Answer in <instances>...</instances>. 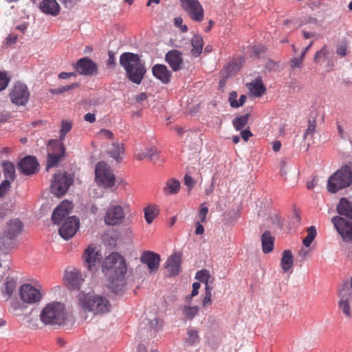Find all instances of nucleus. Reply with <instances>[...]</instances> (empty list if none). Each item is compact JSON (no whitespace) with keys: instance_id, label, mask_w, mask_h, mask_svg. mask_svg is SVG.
I'll list each match as a JSON object with an SVG mask.
<instances>
[{"instance_id":"f257e3e1","label":"nucleus","mask_w":352,"mask_h":352,"mask_svg":"<svg viewBox=\"0 0 352 352\" xmlns=\"http://www.w3.org/2000/svg\"><path fill=\"white\" fill-rule=\"evenodd\" d=\"M102 269L109 278V288L116 294L122 292L126 284L127 270L124 258L118 253H111L104 258Z\"/></svg>"},{"instance_id":"f03ea898","label":"nucleus","mask_w":352,"mask_h":352,"mask_svg":"<svg viewBox=\"0 0 352 352\" xmlns=\"http://www.w3.org/2000/svg\"><path fill=\"white\" fill-rule=\"evenodd\" d=\"M77 305L83 313H91L94 316L105 315L111 311L112 307L107 296L85 292L78 293Z\"/></svg>"},{"instance_id":"7ed1b4c3","label":"nucleus","mask_w":352,"mask_h":352,"mask_svg":"<svg viewBox=\"0 0 352 352\" xmlns=\"http://www.w3.org/2000/svg\"><path fill=\"white\" fill-rule=\"evenodd\" d=\"M336 210L340 215L349 219L336 216L331 219L332 223L344 241L352 242V202L347 198L342 197L340 199Z\"/></svg>"},{"instance_id":"20e7f679","label":"nucleus","mask_w":352,"mask_h":352,"mask_svg":"<svg viewBox=\"0 0 352 352\" xmlns=\"http://www.w3.org/2000/svg\"><path fill=\"white\" fill-rule=\"evenodd\" d=\"M120 64L124 69L126 76L130 81L137 85L141 83L146 69L138 54L131 52L122 54L120 56Z\"/></svg>"},{"instance_id":"39448f33","label":"nucleus","mask_w":352,"mask_h":352,"mask_svg":"<svg viewBox=\"0 0 352 352\" xmlns=\"http://www.w3.org/2000/svg\"><path fill=\"white\" fill-rule=\"evenodd\" d=\"M41 321L45 325L61 326L68 319L64 304L53 302L46 305L40 314Z\"/></svg>"},{"instance_id":"423d86ee","label":"nucleus","mask_w":352,"mask_h":352,"mask_svg":"<svg viewBox=\"0 0 352 352\" xmlns=\"http://www.w3.org/2000/svg\"><path fill=\"white\" fill-rule=\"evenodd\" d=\"M352 184V162L342 166L328 179L327 190L335 193Z\"/></svg>"},{"instance_id":"0eeeda50","label":"nucleus","mask_w":352,"mask_h":352,"mask_svg":"<svg viewBox=\"0 0 352 352\" xmlns=\"http://www.w3.org/2000/svg\"><path fill=\"white\" fill-rule=\"evenodd\" d=\"M96 181L97 183L110 188L115 185L116 177L111 168L104 162L96 164L95 169Z\"/></svg>"},{"instance_id":"6e6552de","label":"nucleus","mask_w":352,"mask_h":352,"mask_svg":"<svg viewBox=\"0 0 352 352\" xmlns=\"http://www.w3.org/2000/svg\"><path fill=\"white\" fill-rule=\"evenodd\" d=\"M73 183V179L65 172H58L54 174L51 183L52 192L57 197H62Z\"/></svg>"},{"instance_id":"1a4fd4ad","label":"nucleus","mask_w":352,"mask_h":352,"mask_svg":"<svg viewBox=\"0 0 352 352\" xmlns=\"http://www.w3.org/2000/svg\"><path fill=\"white\" fill-rule=\"evenodd\" d=\"M125 216V212L122 206L111 204L106 209L104 221L109 226H120L124 221Z\"/></svg>"},{"instance_id":"9d476101","label":"nucleus","mask_w":352,"mask_h":352,"mask_svg":"<svg viewBox=\"0 0 352 352\" xmlns=\"http://www.w3.org/2000/svg\"><path fill=\"white\" fill-rule=\"evenodd\" d=\"M9 95L12 102L18 106L25 105L30 96L27 85L19 82L14 85Z\"/></svg>"},{"instance_id":"9b49d317","label":"nucleus","mask_w":352,"mask_h":352,"mask_svg":"<svg viewBox=\"0 0 352 352\" xmlns=\"http://www.w3.org/2000/svg\"><path fill=\"white\" fill-rule=\"evenodd\" d=\"M5 179L0 184V198L3 197L10 188L11 182L16 178L15 166L9 161H3L1 163Z\"/></svg>"},{"instance_id":"f8f14e48","label":"nucleus","mask_w":352,"mask_h":352,"mask_svg":"<svg viewBox=\"0 0 352 352\" xmlns=\"http://www.w3.org/2000/svg\"><path fill=\"white\" fill-rule=\"evenodd\" d=\"M181 6L193 21L201 22L204 20V11L198 0H185L181 1Z\"/></svg>"},{"instance_id":"ddd939ff","label":"nucleus","mask_w":352,"mask_h":352,"mask_svg":"<svg viewBox=\"0 0 352 352\" xmlns=\"http://www.w3.org/2000/svg\"><path fill=\"white\" fill-rule=\"evenodd\" d=\"M339 310L348 318H352V288L344 287L340 291Z\"/></svg>"},{"instance_id":"4468645a","label":"nucleus","mask_w":352,"mask_h":352,"mask_svg":"<svg viewBox=\"0 0 352 352\" xmlns=\"http://www.w3.org/2000/svg\"><path fill=\"white\" fill-rule=\"evenodd\" d=\"M21 299L26 303L34 304L41 299V293L39 289L36 288L30 284H23L19 289Z\"/></svg>"},{"instance_id":"2eb2a0df","label":"nucleus","mask_w":352,"mask_h":352,"mask_svg":"<svg viewBox=\"0 0 352 352\" xmlns=\"http://www.w3.org/2000/svg\"><path fill=\"white\" fill-rule=\"evenodd\" d=\"M79 226L80 221L76 217H68L60 227L58 232L61 237L68 240L74 236Z\"/></svg>"},{"instance_id":"dca6fc26","label":"nucleus","mask_w":352,"mask_h":352,"mask_svg":"<svg viewBox=\"0 0 352 352\" xmlns=\"http://www.w3.org/2000/svg\"><path fill=\"white\" fill-rule=\"evenodd\" d=\"M79 74L83 76H94L98 74V65L89 57L80 58L74 65Z\"/></svg>"},{"instance_id":"f3484780","label":"nucleus","mask_w":352,"mask_h":352,"mask_svg":"<svg viewBox=\"0 0 352 352\" xmlns=\"http://www.w3.org/2000/svg\"><path fill=\"white\" fill-rule=\"evenodd\" d=\"M82 257L87 267L90 271H92L100 263L102 259V254L99 251L96 250L94 245H91L85 250Z\"/></svg>"},{"instance_id":"a211bd4d","label":"nucleus","mask_w":352,"mask_h":352,"mask_svg":"<svg viewBox=\"0 0 352 352\" xmlns=\"http://www.w3.org/2000/svg\"><path fill=\"white\" fill-rule=\"evenodd\" d=\"M73 208L72 203L68 200H63L57 206L52 215V221L55 224H60L69 214Z\"/></svg>"},{"instance_id":"6ab92c4d","label":"nucleus","mask_w":352,"mask_h":352,"mask_svg":"<svg viewBox=\"0 0 352 352\" xmlns=\"http://www.w3.org/2000/svg\"><path fill=\"white\" fill-rule=\"evenodd\" d=\"M52 152H49L47 154V164L46 166L47 170L58 164L65 152V148L62 143L54 142L52 144Z\"/></svg>"},{"instance_id":"aec40b11","label":"nucleus","mask_w":352,"mask_h":352,"mask_svg":"<svg viewBox=\"0 0 352 352\" xmlns=\"http://www.w3.org/2000/svg\"><path fill=\"white\" fill-rule=\"evenodd\" d=\"M23 223L18 219H11L6 226L3 231V237L9 240L14 239L22 232Z\"/></svg>"},{"instance_id":"412c9836","label":"nucleus","mask_w":352,"mask_h":352,"mask_svg":"<svg viewBox=\"0 0 352 352\" xmlns=\"http://www.w3.org/2000/svg\"><path fill=\"white\" fill-rule=\"evenodd\" d=\"M140 261L147 265L150 271H156L160 266V256L151 251H144L141 255Z\"/></svg>"},{"instance_id":"4be33fe9","label":"nucleus","mask_w":352,"mask_h":352,"mask_svg":"<svg viewBox=\"0 0 352 352\" xmlns=\"http://www.w3.org/2000/svg\"><path fill=\"white\" fill-rule=\"evenodd\" d=\"M38 163L34 156H27L21 160L19 169L25 175L34 174L38 170Z\"/></svg>"},{"instance_id":"5701e85b","label":"nucleus","mask_w":352,"mask_h":352,"mask_svg":"<svg viewBox=\"0 0 352 352\" xmlns=\"http://www.w3.org/2000/svg\"><path fill=\"white\" fill-rule=\"evenodd\" d=\"M165 60L173 71L177 72L182 69L183 58L182 54L179 51L176 50L168 51L166 54Z\"/></svg>"},{"instance_id":"b1692460","label":"nucleus","mask_w":352,"mask_h":352,"mask_svg":"<svg viewBox=\"0 0 352 352\" xmlns=\"http://www.w3.org/2000/svg\"><path fill=\"white\" fill-rule=\"evenodd\" d=\"M182 256L179 253L170 255L166 261V268L170 276H176L181 271Z\"/></svg>"},{"instance_id":"393cba45","label":"nucleus","mask_w":352,"mask_h":352,"mask_svg":"<svg viewBox=\"0 0 352 352\" xmlns=\"http://www.w3.org/2000/svg\"><path fill=\"white\" fill-rule=\"evenodd\" d=\"M65 278L67 287L71 289H80L81 284L84 281L81 274L75 269L70 272H67Z\"/></svg>"},{"instance_id":"a878e982","label":"nucleus","mask_w":352,"mask_h":352,"mask_svg":"<svg viewBox=\"0 0 352 352\" xmlns=\"http://www.w3.org/2000/svg\"><path fill=\"white\" fill-rule=\"evenodd\" d=\"M153 75L162 83L167 84L170 81L172 73L164 65L156 64L152 68Z\"/></svg>"},{"instance_id":"bb28decb","label":"nucleus","mask_w":352,"mask_h":352,"mask_svg":"<svg viewBox=\"0 0 352 352\" xmlns=\"http://www.w3.org/2000/svg\"><path fill=\"white\" fill-rule=\"evenodd\" d=\"M39 8L45 14L54 16L58 15L60 11V7L56 0H43Z\"/></svg>"},{"instance_id":"cd10ccee","label":"nucleus","mask_w":352,"mask_h":352,"mask_svg":"<svg viewBox=\"0 0 352 352\" xmlns=\"http://www.w3.org/2000/svg\"><path fill=\"white\" fill-rule=\"evenodd\" d=\"M250 94L254 97H261L266 91V88L261 78H257L248 85Z\"/></svg>"},{"instance_id":"c85d7f7f","label":"nucleus","mask_w":352,"mask_h":352,"mask_svg":"<svg viewBox=\"0 0 352 352\" xmlns=\"http://www.w3.org/2000/svg\"><path fill=\"white\" fill-rule=\"evenodd\" d=\"M192 49L190 52L195 57H198L201 55L204 47V41L201 35L194 36L190 41Z\"/></svg>"},{"instance_id":"c756f323","label":"nucleus","mask_w":352,"mask_h":352,"mask_svg":"<svg viewBox=\"0 0 352 352\" xmlns=\"http://www.w3.org/2000/svg\"><path fill=\"white\" fill-rule=\"evenodd\" d=\"M200 336L199 331L193 327H188L186 331V336L184 339L185 343L188 346H194L199 343Z\"/></svg>"},{"instance_id":"7c9ffc66","label":"nucleus","mask_w":352,"mask_h":352,"mask_svg":"<svg viewBox=\"0 0 352 352\" xmlns=\"http://www.w3.org/2000/svg\"><path fill=\"white\" fill-rule=\"evenodd\" d=\"M274 237L272 236L269 231H265L261 236V243L263 252L267 254L273 250Z\"/></svg>"},{"instance_id":"2f4dec72","label":"nucleus","mask_w":352,"mask_h":352,"mask_svg":"<svg viewBox=\"0 0 352 352\" xmlns=\"http://www.w3.org/2000/svg\"><path fill=\"white\" fill-rule=\"evenodd\" d=\"M294 258L290 250H286L283 251L280 260V266L283 272H288L293 266Z\"/></svg>"},{"instance_id":"473e14b6","label":"nucleus","mask_w":352,"mask_h":352,"mask_svg":"<svg viewBox=\"0 0 352 352\" xmlns=\"http://www.w3.org/2000/svg\"><path fill=\"white\" fill-rule=\"evenodd\" d=\"M144 217L147 223H153L155 218L159 214V210L155 205H148L144 209Z\"/></svg>"},{"instance_id":"72a5a7b5","label":"nucleus","mask_w":352,"mask_h":352,"mask_svg":"<svg viewBox=\"0 0 352 352\" xmlns=\"http://www.w3.org/2000/svg\"><path fill=\"white\" fill-rule=\"evenodd\" d=\"M108 153L111 157L116 161H120L121 159V155L124 154V148L122 144H120L118 142L113 143Z\"/></svg>"},{"instance_id":"f704fd0d","label":"nucleus","mask_w":352,"mask_h":352,"mask_svg":"<svg viewBox=\"0 0 352 352\" xmlns=\"http://www.w3.org/2000/svg\"><path fill=\"white\" fill-rule=\"evenodd\" d=\"M199 307L198 306H184L182 309L183 316L189 320H192L199 313Z\"/></svg>"},{"instance_id":"c9c22d12","label":"nucleus","mask_w":352,"mask_h":352,"mask_svg":"<svg viewBox=\"0 0 352 352\" xmlns=\"http://www.w3.org/2000/svg\"><path fill=\"white\" fill-rule=\"evenodd\" d=\"M180 188V182L175 179H170L167 181L164 190L166 194H175Z\"/></svg>"},{"instance_id":"e433bc0d","label":"nucleus","mask_w":352,"mask_h":352,"mask_svg":"<svg viewBox=\"0 0 352 352\" xmlns=\"http://www.w3.org/2000/svg\"><path fill=\"white\" fill-rule=\"evenodd\" d=\"M243 61H231L224 67V72L227 76H232L237 72L242 67Z\"/></svg>"},{"instance_id":"4c0bfd02","label":"nucleus","mask_w":352,"mask_h":352,"mask_svg":"<svg viewBox=\"0 0 352 352\" xmlns=\"http://www.w3.org/2000/svg\"><path fill=\"white\" fill-rule=\"evenodd\" d=\"M316 131V120L315 118H309L308 120V126L303 135V138H313Z\"/></svg>"},{"instance_id":"58836bf2","label":"nucleus","mask_w":352,"mask_h":352,"mask_svg":"<svg viewBox=\"0 0 352 352\" xmlns=\"http://www.w3.org/2000/svg\"><path fill=\"white\" fill-rule=\"evenodd\" d=\"M249 120V114H245L234 119L232 124L236 131L241 130L247 124Z\"/></svg>"},{"instance_id":"ea45409f","label":"nucleus","mask_w":352,"mask_h":352,"mask_svg":"<svg viewBox=\"0 0 352 352\" xmlns=\"http://www.w3.org/2000/svg\"><path fill=\"white\" fill-rule=\"evenodd\" d=\"M317 234L316 229L314 226H310L307 228V234L302 241L303 245L308 248L310 246Z\"/></svg>"},{"instance_id":"a19ab883","label":"nucleus","mask_w":352,"mask_h":352,"mask_svg":"<svg viewBox=\"0 0 352 352\" xmlns=\"http://www.w3.org/2000/svg\"><path fill=\"white\" fill-rule=\"evenodd\" d=\"M73 122L68 120H63L61 122V127L60 129V140H63L65 138L67 133H69L72 128Z\"/></svg>"},{"instance_id":"79ce46f5","label":"nucleus","mask_w":352,"mask_h":352,"mask_svg":"<svg viewBox=\"0 0 352 352\" xmlns=\"http://www.w3.org/2000/svg\"><path fill=\"white\" fill-rule=\"evenodd\" d=\"M79 84L78 82H74L71 85L63 86L56 89H50V92L52 94H60L69 90L74 89L78 87Z\"/></svg>"},{"instance_id":"37998d69","label":"nucleus","mask_w":352,"mask_h":352,"mask_svg":"<svg viewBox=\"0 0 352 352\" xmlns=\"http://www.w3.org/2000/svg\"><path fill=\"white\" fill-rule=\"evenodd\" d=\"M211 278L210 273L207 270H201L196 273L195 278L204 283L209 281Z\"/></svg>"},{"instance_id":"c03bdc74","label":"nucleus","mask_w":352,"mask_h":352,"mask_svg":"<svg viewBox=\"0 0 352 352\" xmlns=\"http://www.w3.org/2000/svg\"><path fill=\"white\" fill-rule=\"evenodd\" d=\"M15 288V281L12 279H7L4 283L3 293H6L8 297L11 296Z\"/></svg>"},{"instance_id":"a18cd8bd","label":"nucleus","mask_w":352,"mask_h":352,"mask_svg":"<svg viewBox=\"0 0 352 352\" xmlns=\"http://www.w3.org/2000/svg\"><path fill=\"white\" fill-rule=\"evenodd\" d=\"M348 43L345 40H343L336 47V54L340 57H344L347 54L348 51Z\"/></svg>"},{"instance_id":"49530a36","label":"nucleus","mask_w":352,"mask_h":352,"mask_svg":"<svg viewBox=\"0 0 352 352\" xmlns=\"http://www.w3.org/2000/svg\"><path fill=\"white\" fill-rule=\"evenodd\" d=\"M146 159L153 162V163H157L159 160L158 151L156 148L151 147L146 151Z\"/></svg>"},{"instance_id":"de8ad7c7","label":"nucleus","mask_w":352,"mask_h":352,"mask_svg":"<svg viewBox=\"0 0 352 352\" xmlns=\"http://www.w3.org/2000/svg\"><path fill=\"white\" fill-rule=\"evenodd\" d=\"M329 54V47L327 45H324L322 48L318 51L314 58L315 62H319L321 58H326Z\"/></svg>"},{"instance_id":"09e8293b","label":"nucleus","mask_w":352,"mask_h":352,"mask_svg":"<svg viewBox=\"0 0 352 352\" xmlns=\"http://www.w3.org/2000/svg\"><path fill=\"white\" fill-rule=\"evenodd\" d=\"M10 80V78L6 72H0V91L7 87Z\"/></svg>"},{"instance_id":"8fccbe9b","label":"nucleus","mask_w":352,"mask_h":352,"mask_svg":"<svg viewBox=\"0 0 352 352\" xmlns=\"http://www.w3.org/2000/svg\"><path fill=\"white\" fill-rule=\"evenodd\" d=\"M162 324L163 322L161 320L155 318L153 320H150L149 327L151 329L156 332L162 328Z\"/></svg>"},{"instance_id":"3c124183","label":"nucleus","mask_w":352,"mask_h":352,"mask_svg":"<svg viewBox=\"0 0 352 352\" xmlns=\"http://www.w3.org/2000/svg\"><path fill=\"white\" fill-rule=\"evenodd\" d=\"M305 57H302L300 54V56L298 58H293L290 60V66L292 69L296 67L300 68L302 65V62L304 60Z\"/></svg>"},{"instance_id":"603ef678","label":"nucleus","mask_w":352,"mask_h":352,"mask_svg":"<svg viewBox=\"0 0 352 352\" xmlns=\"http://www.w3.org/2000/svg\"><path fill=\"white\" fill-rule=\"evenodd\" d=\"M237 93L236 91H232L229 94L228 100L230 102V106L233 108H238V100H236Z\"/></svg>"},{"instance_id":"864d4df0","label":"nucleus","mask_w":352,"mask_h":352,"mask_svg":"<svg viewBox=\"0 0 352 352\" xmlns=\"http://www.w3.org/2000/svg\"><path fill=\"white\" fill-rule=\"evenodd\" d=\"M184 184L188 188V190H190L195 186V181L190 175L186 174L184 176Z\"/></svg>"},{"instance_id":"5fc2aeb1","label":"nucleus","mask_w":352,"mask_h":352,"mask_svg":"<svg viewBox=\"0 0 352 352\" xmlns=\"http://www.w3.org/2000/svg\"><path fill=\"white\" fill-rule=\"evenodd\" d=\"M98 135H100L102 138H107L110 140L113 138V133L111 131L104 129H102L99 131Z\"/></svg>"},{"instance_id":"6e6d98bb","label":"nucleus","mask_w":352,"mask_h":352,"mask_svg":"<svg viewBox=\"0 0 352 352\" xmlns=\"http://www.w3.org/2000/svg\"><path fill=\"white\" fill-rule=\"evenodd\" d=\"M208 209L207 207L206 206H201L200 210H199V217L200 218V221L201 223H205L206 222V215L208 214Z\"/></svg>"},{"instance_id":"4d7b16f0","label":"nucleus","mask_w":352,"mask_h":352,"mask_svg":"<svg viewBox=\"0 0 352 352\" xmlns=\"http://www.w3.org/2000/svg\"><path fill=\"white\" fill-rule=\"evenodd\" d=\"M212 304V294H205V296L202 300V305L204 307H208Z\"/></svg>"},{"instance_id":"13d9d810","label":"nucleus","mask_w":352,"mask_h":352,"mask_svg":"<svg viewBox=\"0 0 352 352\" xmlns=\"http://www.w3.org/2000/svg\"><path fill=\"white\" fill-rule=\"evenodd\" d=\"M16 40H17V36L15 34H10L6 38V45H10L14 44L16 42Z\"/></svg>"},{"instance_id":"bf43d9fd","label":"nucleus","mask_w":352,"mask_h":352,"mask_svg":"<svg viewBox=\"0 0 352 352\" xmlns=\"http://www.w3.org/2000/svg\"><path fill=\"white\" fill-rule=\"evenodd\" d=\"M76 74L74 72H60L58 75V78L60 79H67L72 76H76Z\"/></svg>"},{"instance_id":"052dcab7","label":"nucleus","mask_w":352,"mask_h":352,"mask_svg":"<svg viewBox=\"0 0 352 352\" xmlns=\"http://www.w3.org/2000/svg\"><path fill=\"white\" fill-rule=\"evenodd\" d=\"M241 135L242 139H243L245 141H248L249 138L252 136V133L249 129H245L241 132Z\"/></svg>"},{"instance_id":"680f3d73","label":"nucleus","mask_w":352,"mask_h":352,"mask_svg":"<svg viewBox=\"0 0 352 352\" xmlns=\"http://www.w3.org/2000/svg\"><path fill=\"white\" fill-rule=\"evenodd\" d=\"M200 288V283L198 282H195L192 284V290L191 292V296H195L199 293V289Z\"/></svg>"},{"instance_id":"e2e57ef3","label":"nucleus","mask_w":352,"mask_h":352,"mask_svg":"<svg viewBox=\"0 0 352 352\" xmlns=\"http://www.w3.org/2000/svg\"><path fill=\"white\" fill-rule=\"evenodd\" d=\"M85 120L87 122H89L90 123H93L96 121V116L94 113H87L85 115L84 117Z\"/></svg>"},{"instance_id":"0e129e2a","label":"nucleus","mask_w":352,"mask_h":352,"mask_svg":"<svg viewBox=\"0 0 352 352\" xmlns=\"http://www.w3.org/2000/svg\"><path fill=\"white\" fill-rule=\"evenodd\" d=\"M201 221H199L196 223V230H195V234H202L204 232V228L201 224Z\"/></svg>"},{"instance_id":"69168bd1","label":"nucleus","mask_w":352,"mask_h":352,"mask_svg":"<svg viewBox=\"0 0 352 352\" xmlns=\"http://www.w3.org/2000/svg\"><path fill=\"white\" fill-rule=\"evenodd\" d=\"M147 98V96L145 93H140V94H138L137 96H136V101L138 102H142L144 100H146Z\"/></svg>"},{"instance_id":"338daca9","label":"nucleus","mask_w":352,"mask_h":352,"mask_svg":"<svg viewBox=\"0 0 352 352\" xmlns=\"http://www.w3.org/2000/svg\"><path fill=\"white\" fill-rule=\"evenodd\" d=\"M281 148V142L280 141H275L273 142L272 148L274 152H278Z\"/></svg>"},{"instance_id":"774afa93","label":"nucleus","mask_w":352,"mask_h":352,"mask_svg":"<svg viewBox=\"0 0 352 352\" xmlns=\"http://www.w3.org/2000/svg\"><path fill=\"white\" fill-rule=\"evenodd\" d=\"M98 210L99 209L96 204H91L89 208V211L92 214L96 215L98 212Z\"/></svg>"}]
</instances>
